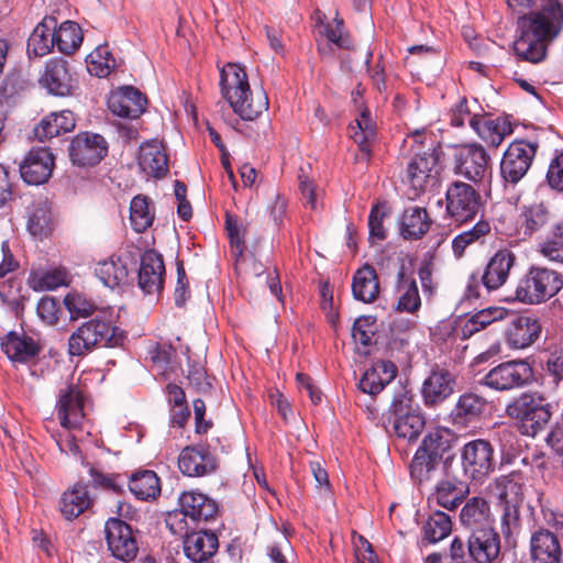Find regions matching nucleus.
<instances>
[{
	"label": "nucleus",
	"instance_id": "f257e3e1",
	"mask_svg": "<svg viewBox=\"0 0 563 563\" xmlns=\"http://www.w3.org/2000/svg\"><path fill=\"white\" fill-rule=\"evenodd\" d=\"M221 93L233 111L243 120L253 121L268 109V98L264 90L255 95L250 89L245 69L228 63L220 74Z\"/></svg>",
	"mask_w": 563,
	"mask_h": 563
},
{
	"label": "nucleus",
	"instance_id": "f03ea898",
	"mask_svg": "<svg viewBox=\"0 0 563 563\" xmlns=\"http://www.w3.org/2000/svg\"><path fill=\"white\" fill-rule=\"evenodd\" d=\"M126 333L112 324L111 320L96 316L82 322L68 338V354L84 357L100 347H122Z\"/></svg>",
	"mask_w": 563,
	"mask_h": 563
},
{
	"label": "nucleus",
	"instance_id": "7ed1b4c3",
	"mask_svg": "<svg viewBox=\"0 0 563 563\" xmlns=\"http://www.w3.org/2000/svg\"><path fill=\"white\" fill-rule=\"evenodd\" d=\"M525 481L521 472H511L494 479L487 486V494L498 503L495 507L501 528H518L523 525L519 512Z\"/></svg>",
	"mask_w": 563,
	"mask_h": 563
},
{
	"label": "nucleus",
	"instance_id": "20e7f679",
	"mask_svg": "<svg viewBox=\"0 0 563 563\" xmlns=\"http://www.w3.org/2000/svg\"><path fill=\"white\" fill-rule=\"evenodd\" d=\"M563 287V277L558 272L531 266L522 275L515 288L514 297L507 301H518L525 305H540L554 297Z\"/></svg>",
	"mask_w": 563,
	"mask_h": 563
},
{
	"label": "nucleus",
	"instance_id": "39448f33",
	"mask_svg": "<svg viewBox=\"0 0 563 563\" xmlns=\"http://www.w3.org/2000/svg\"><path fill=\"white\" fill-rule=\"evenodd\" d=\"M412 156L407 164L406 179L418 197L426 191L428 185L434 180L433 170L438 165L439 156L432 136L429 139L417 131L411 135Z\"/></svg>",
	"mask_w": 563,
	"mask_h": 563
},
{
	"label": "nucleus",
	"instance_id": "423d86ee",
	"mask_svg": "<svg viewBox=\"0 0 563 563\" xmlns=\"http://www.w3.org/2000/svg\"><path fill=\"white\" fill-rule=\"evenodd\" d=\"M387 423L398 438L415 442L424 429L426 420L418 406L413 405L412 394L400 387L395 394L387 413Z\"/></svg>",
	"mask_w": 563,
	"mask_h": 563
},
{
	"label": "nucleus",
	"instance_id": "0eeeda50",
	"mask_svg": "<svg viewBox=\"0 0 563 563\" xmlns=\"http://www.w3.org/2000/svg\"><path fill=\"white\" fill-rule=\"evenodd\" d=\"M506 413L516 420L526 435L534 437L551 419L550 404L539 394H521L506 408Z\"/></svg>",
	"mask_w": 563,
	"mask_h": 563
},
{
	"label": "nucleus",
	"instance_id": "6e6552de",
	"mask_svg": "<svg viewBox=\"0 0 563 563\" xmlns=\"http://www.w3.org/2000/svg\"><path fill=\"white\" fill-rule=\"evenodd\" d=\"M485 203L478 190L471 184L454 180L445 191L446 214L459 224L471 223L483 216Z\"/></svg>",
	"mask_w": 563,
	"mask_h": 563
},
{
	"label": "nucleus",
	"instance_id": "1a4fd4ad",
	"mask_svg": "<svg viewBox=\"0 0 563 563\" xmlns=\"http://www.w3.org/2000/svg\"><path fill=\"white\" fill-rule=\"evenodd\" d=\"M538 148V143L522 139L508 145L500 161V177L506 189L514 188L528 174Z\"/></svg>",
	"mask_w": 563,
	"mask_h": 563
},
{
	"label": "nucleus",
	"instance_id": "9d476101",
	"mask_svg": "<svg viewBox=\"0 0 563 563\" xmlns=\"http://www.w3.org/2000/svg\"><path fill=\"white\" fill-rule=\"evenodd\" d=\"M519 24L550 43L563 31V4L559 0L544 1L540 10L520 16Z\"/></svg>",
	"mask_w": 563,
	"mask_h": 563
},
{
	"label": "nucleus",
	"instance_id": "9b49d317",
	"mask_svg": "<svg viewBox=\"0 0 563 563\" xmlns=\"http://www.w3.org/2000/svg\"><path fill=\"white\" fill-rule=\"evenodd\" d=\"M463 473L473 482H483L494 471V450L482 439L465 443L461 450Z\"/></svg>",
	"mask_w": 563,
	"mask_h": 563
},
{
	"label": "nucleus",
	"instance_id": "f8f14e48",
	"mask_svg": "<svg viewBox=\"0 0 563 563\" xmlns=\"http://www.w3.org/2000/svg\"><path fill=\"white\" fill-rule=\"evenodd\" d=\"M533 369L526 361L504 362L493 367L484 377L486 386L495 390H510L529 384Z\"/></svg>",
	"mask_w": 563,
	"mask_h": 563
},
{
	"label": "nucleus",
	"instance_id": "ddd939ff",
	"mask_svg": "<svg viewBox=\"0 0 563 563\" xmlns=\"http://www.w3.org/2000/svg\"><path fill=\"white\" fill-rule=\"evenodd\" d=\"M489 161L490 157L482 145L466 144L461 146L454 155L453 172L455 175L477 184L485 178Z\"/></svg>",
	"mask_w": 563,
	"mask_h": 563
},
{
	"label": "nucleus",
	"instance_id": "4468645a",
	"mask_svg": "<svg viewBox=\"0 0 563 563\" xmlns=\"http://www.w3.org/2000/svg\"><path fill=\"white\" fill-rule=\"evenodd\" d=\"M108 153V143L100 134L84 132L70 142L69 156L71 162L81 167L95 166Z\"/></svg>",
	"mask_w": 563,
	"mask_h": 563
},
{
	"label": "nucleus",
	"instance_id": "2eb2a0df",
	"mask_svg": "<svg viewBox=\"0 0 563 563\" xmlns=\"http://www.w3.org/2000/svg\"><path fill=\"white\" fill-rule=\"evenodd\" d=\"M55 156L47 147H32L20 163L21 178L29 185H42L52 176Z\"/></svg>",
	"mask_w": 563,
	"mask_h": 563
},
{
	"label": "nucleus",
	"instance_id": "dca6fc26",
	"mask_svg": "<svg viewBox=\"0 0 563 563\" xmlns=\"http://www.w3.org/2000/svg\"><path fill=\"white\" fill-rule=\"evenodd\" d=\"M74 74L66 59L54 57L46 62L38 82L51 95L65 97L71 93L75 85Z\"/></svg>",
	"mask_w": 563,
	"mask_h": 563
},
{
	"label": "nucleus",
	"instance_id": "f3484780",
	"mask_svg": "<svg viewBox=\"0 0 563 563\" xmlns=\"http://www.w3.org/2000/svg\"><path fill=\"white\" fill-rule=\"evenodd\" d=\"M179 471L189 477H202L218 468L217 457L205 446L188 445L178 456Z\"/></svg>",
	"mask_w": 563,
	"mask_h": 563
},
{
	"label": "nucleus",
	"instance_id": "a211bd4d",
	"mask_svg": "<svg viewBox=\"0 0 563 563\" xmlns=\"http://www.w3.org/2000/svg\"><path fill=\"white\" fill-rule=\"evenodd\" d=\"M56 411L65 429H75L80 426L85 417L84 397L77 385H67L59 390Z\"/></svg>",
	"mask_w": 563,
	"mask_h": 563
},
{
	"label": "nucleus",
	"instance_id": "6ab92c4d",
	"mask_svg": "<svg viewBox=\"0 0 563 563\" xmlns=\"http://www.w3.org/2000/svg\"><path fill=\"white\" fill-rule=\"evenodd\" d=\"M146 97L136 88L125 86L112 91L108 98L109 110L121 118L136 119L146 108Z\"/></svg>",
	"mask_w": 563,
	"mask_h": 563
},
{
	"label": "nucleus",
	"instance_id": "aec40b11",
	"mask_svg": "<svg viewBox=\"0 0 563 563\" xmlns=\"http://www.w3.org/2000/svg\"><path fill=\"white\" fill-rule=\"evenodd\" d=\"M516 262L515 254L508 249L498 250L488 261L481 276L487 292L499 289L507 282Z\"/></svg>",
	"mask_w": 563,
	"mask_h": 563
},
{
	"label": "nucleus",
	"instance_id": "412c9836",
	"mask_svg": "<svg viewBox=\"0 0 563 563\" xmlns=\"http://www.w3.org/2000/svg\"><path fill=\"white\" fill-rule=\"evenodd\" d=\"M165 265L161 254L154 250L141 256L139 286L145 294L161 292L164 286Z\"/></svg>",
	"mask_w": 563,
	"mask_h": 563
},
{
	"label": "nucleus",
	"instance_id": "4be33fe9",
	"mask_svg": "<svg viewBox=\"0 0 563 563\" xmlns=\"http://www.w3.org/2000/svg\"><path fill=\"white\" fill-rule=\"evenodd\" d=\"M470 489L465 482L449 473V470L438 479L432 499L441 507L454 511L466 498Z\"/></svg>",
	"mask_w": 563,
	"mask_h": 563
},
{
	"label": "nucleus",
	"instance_id": "5701e85b",
	"mask_svg": "<svg viewBox=\"0 0 563 563\" xmlns=\"http://www.w3.org/2000/svg\"><path fill=\"white\" fill-rule=\"evenodd\" d=\"M487 409V400L474 391H465L457 398V401L450 412L454 426L466 428L481 420Z\"/></svg>",
	"mask_w": 563,
	"mask_h": 563
},
{
	"label": "nucleus",
	"instance_id": "b1692460",
	"mask_svg": "<svg viewBox=\"0 0 563 563\" xmlns=\"http://www.w3.org/2000/svg\"><path fill=\"white\" fill-rule=\"evenodd\" d=\"M456 377L445 368H434L422 385V397L427 406L443 402L455 389Z\"/></svg>",
	"mask_w": 563,
	"mask_h": 563
},
{
	"label": "nucleus",
	"instance_id": "393cba45",
	"mask_svg": "<svg viewBox=\"0 0 563 563\" xmlns=\"http://www.w3.org/2000/svg\"><path fill=\"white\" fill-rule=\"evenodd\" d=\"M183 543L185 555L192 563L209 561L219 548L218 536L212 530H191Z\"/></svg>",
	"mask_w": 563,
	"mask_h": 563
},
{
	"label": "nucleus",
	"instance_id": "a878e982",
	"mask_svg": "<svg viewBox=\"0 0 563 563\" xmlns=\"http://www.w3.org/2000/svg\"><path fill=\"white\" fill-rule=\"evenodd\" d=\"M542 325L534 314H518L507 328V342L515 349H525L534 343L541 333Z\"/></svg>",
	"mask_w": 563,
	"mask_h": 563
},
{
	"label": "nucleus",
	"instance_id": "bb28decb",
	"mask_svg": "<svg viewBox=\"0 0 563 563\" xmlns=\"http://www.w3.org/2000/svg\"><path fill=\"white\" fill-rule=\"evenodd\" d=\"M179 506L184 516L197 522H213L220 516L218 503L200 493H183L179 496Z\"/></svg>",
	"mask_w": 563,
	"mask_h": 563
},
{
	"label": "nucleus",
	"instance_id": "cd10ccee",
	"mask_svg": "<svg viewBox=\"0 0 563 563\" xmlns=\"http://www.w3.org/2000/svg\"><path fill=\"white\" fill-rule=\"evenodd\" d=\"M552 213L548 202L533 201L523 205L518 216V234L528 239L541 231L551 220Z\"/></svg>",
	"mask_w": 563,
	"mask_h": 563
},
{
	"label": "nucleus",
	"instance_id": "c85d7f7f",
	"mask_svg": "<svg viewBox=\"0 0 563 563\" xmlns=\"http://www.w3.org/2000/svg\"><path fill=\"white\" fill-rule=\"evenodd\" d=\"M139 166L143 173L154 178H162L168 172V157L158 141L145 142L140 146Z\"/></svg>",
	"mask_w": 563,
	"mask_h": 563
},
{
	"label": "nucleus",
	"instance_id": "c756f323",
	"mask_svg": "<svg viewBox=\"0 0 563 563\" xmlns=\"http://www.w3.org/2000/svg\"><path fill=\"white\" fill-rule=\"evenodd\" d=\"M468 551L477 563H490L500 552V538L495 530H474Z\"/></svg>",
	"mask_w": 563,
	"mask_h": 563
},
{
	"label": "nucleus",
	"instance_id": "7c9ffc66",
	"mask_svg": "<svg viewBox=\"0 0 563 563\" xmlns=\"http://www.w3.org/2000/svg\"><path fill=\"white\" fill-rule=\"evenodd\" d=\"M1 349L12 362L27 363L41 352V345L31 336L11 331L1 342Z\"/></svg>",
	"mask_w": 563,
	"mask_h": 563
},
{
	"label": "nucleus",
	"instance_id": "2f4dec72",
	"mask_svg": "<svg viewBox=\"0 0 563 563\" xmlns=\"http://www.w3.org/2000/svg\"><path fill=\"white\" fill-rule=\"evenodd\" d=\"M470 125L484 142L493 147L499 146L505 136L512 133L511 124L501 118L487 119L472 115Z\"/></svg>",
	"mask_w": 563,
	"mask_h": 563
},
{
	"label": "nucleus",
	"instance_id": "473e14b6",
	"mask_svg": "<svg viewBox=\"0 0 563 563\" xmlns=\"http://www.w3.org/2000/svg\"><path fill=\"white\" fill-rule=\"evenodd\" d=\"M397 375V366L390 361H378L360 380V389L368 395L379 394Z\"/></svg>",
	"mask_w": 563,
	"mask_h": 563
},
{
	"label": "nucleus",
	"instance_id": "72a5a7b5",
	"mask_svg": "<svg viewBox=\"0 0 563 563\" xmlns=\"http://www.w3.org/2000/svg\"><path fill=\"white\" fill-rule=\"evenodd\" d=\"M57 20L54 16H45L33 30L27 40L29 56L42 57L52 52L55 42Z\"/></svg>",
	"mask_w": 563,
	"mask_h": 563
},
{
	"label": "nucleus",
	"instance_id": "f704fd0d",
	"mask_svg": "<svg viewBox=\"0 0 563 563\" xmlns=\"http://www.w3.org/2000/svg\"><path fill=\"white\" fill-rule=\"evenodd\" d=\"M448 470L446 462L435 460L423 451H417L410 463V476L418 485L439 479Z\"/></svg>",
	"mask_w": 563,
	"mask_h": 563
},
{
	"label": "nucleus",
	"instance_id": "c9c22d12",
	"mask_svg": "<svg viewBox=\"0 0 563 563\" xmlns=\"http://www.w3.org/2000/svg\"><path fill=\"white\" fill-rule=\"evenodd\" d=\"M397 294L398 300L396 310L400 312L417 313L421 307V298L417 282L413 277L407 275L405 266L401 265L397 273Z\"/></svg>",
	"mask_w": 563,
	"mask_h": 563
},
{
	"label": "nucleus",
	"instance_id": "e433bc0d",
	"mask_svg": "<svg viewBox=\"0 0 563 563\" xmlns=\"http://www.w3.org/2000/svg\"><path fill=\"white\" fill-rule=\"evenodd\" d=\"M379 280L375 268L365 264L358 268L353 276L352 292L356 300L371 303L379 295Z\"/></svg>",
	"mask_w": 563,
	"mask_h": 563
},
{
	"label": "nucleus",
	"instance_id": "4c0bfd02",
	"mask_svg": "<svg viewBox=\"0 0 563 563\" xmlns=\"http://www.w3.org/2000/svg\"><path fill=\"white\" fill-rule=\"evenodd\" d=\"M547 44L526 27H521V34L514 42L512 48L518 59L537 64L545 58Z\"/></svg>",
	"mask_w": 563,
	"mask_h": 563
},
{
	"label": "nucleus",
	"instance_id": "58836bf2",
	"mask_svg": "<svg viewBox=\"0 0 563 563\" xmlns=\"http://www.w3.org/2000/svg\"><path fill=\"white\" fill-rule=\"evenodd\" d=\"M76 125L71 111L63 110L45 117L35 128V135L40 141H45L74 130Z\"/></svg>",
	"mask_w": 563,
	"mask_h": 563
},
{
	"label": "nucleus",
	"instance_id": "ea45409f",
	"mask_svg": "<svg viewBox=\"0 0 563 563\" xmlns=\"http://www.w3.org/2000/svg\"><path fill=\"white\" fill-rule=\"evenodd\" d=\"M350 136L357 144L363 157L367 161L372 153V144L376 139L375 123L367 110H364L349 126Z\"/></svg>",
	"mask_w": 563,
	"mask_h": 563
},
{
	"label": "nucleus",
	"instance_id": "a19ab883",
	"mask_svg": "<svg viewBox=\"0 0 563 563\" xmlns=\"http://www.w3.org/2000/svg\"><path fill=\"white\" fill-rule=\"evenodd\" d=\"M129 272L126 262L115 256L99 262L95 268L100 282L112 289L129 282Z\"/></svg>",
	"mask_w": 563,
	"mask_h": 563
},
{
	"label": "nucleus",
	"instance_id": "79ce46f5",
	"mask_svg": "<svg viewBox=\"0 0 563 563\" xmlns=\"http://www.w3.org/2000/svg\"><path fill=\"white\" fill-rule=\"evenodd\" d=\"M108 548L117 559L130 562L139 552L134 530H104Z\"/></svg>",
	"mask_w": 563,
	"mask_h": 563
},
{
	"label": "nucleus",
	"instance_id": "37998d69",
	"mask_svg": "<svg viewBox=\"0 0 563 563\" xmlns=\"http://www.w3.org/2000/svg\"><path fill=\"white\" fill-rule=\"evenodd\" d=\"M431 219L424 208L410 207L402 214L400 234L404 239H421L431 227Z\"/></svg>",
	"mask_w": 563,
	"mask_h": 563
},
{
	"label": "nucleus",
	"instance_id": "c03bdc74",
	"mask_svg": "<svg viewBox=\"0 0 563 563\" xmlns=\"http://www.w3.org/2000/svg\"><path fill=\"white\" fill-rule=\"evenodd\" d=\"M129 488L140 500H154L161 494V482L154 471H137L131 475Z\"/></svg>",
	"mask_w": 563,
	"mask_h": 563
},
{
	"label": "nucleus",
	"instance_id": "a18cd8bd",
	"mask_svg": "<svg viewBox=\"0 0 563 563\" xmlns=\"http://www.w3.org/2000/svg\"><path fill=\"white\" fill-rule=\"evenodd\" d=\"M92 504L87 486L82 483H76L69 490L65 492L62 497L60 511L63 516L70 520L77 518Z\"/></svg>",
	"mask_w": 563,
	"mask_h": 563
},
{
	"label": "nucleus",
	"instance_id": "49530a36",
	"mask_svg": "<svg viewBox=\"0 0 563 563\" xmlns=\"http://www.w3.org/2000/svg\"><path fill=\"white\" fill-rule=\"evenodd\" d=\"M460 520L463 526L475 528H493L494 522L487 501L479 497L466 501L460 512Z\"/></svg>",
	"mask_w": 563,
	"mask_h": 563
},
{
	"label": "nucleus",
	"instance_id": "de8ad7c7",
	"mask_svg": "<svg viewBox=\"0 0 563 563\" xmlns=\"http://www.w3.org/2000/svg\"><path fill=\"white\" fill-rule=\"evenodd\" d=\"M27 229L33 236H47L53 231V213L46 199L33 203L27 221Z\"/></svg>",
	"mask_w": 563,
	"mask_h": 563
},
{
	"label": "nucleus",
	"instance_id": "09e8293b",
	"mask_svg": "<svg viewBox=\"0 0 563 563\" xmlns=\"http://www.w3.org/2000/svg\"><path fill=\"white\" fill-rule=\"evenodd\" d=\"M507 312V309L498 306H490L474 312L462 327L463 338H468L492 323L504 320Z\"/></svg>",
	"mask_w": 563,
	"mask_h": 563
},
{
	"label": "nucleus",
	"instance_id": "8fccbe9b",
	"mask_svg": "<svg viewBox=\"0 0 563 563\" xmlns=\"http://www.w3.org/2000/svg\"><path fill=\"white\" fill-rule=\"evenodd\" d=\"M57 49L63 54H71L82 42V32L78 23L65 21L54 30Z\"/></svg>",
	"mask_w": 563,
	"mask_h": 563
},
{
	"label": "nucleus",
	"instance_id": "3c124183",
	"mask_svg": "<svg viewBox=\"0 0 563 563\" xmlns=\"http://www.w3.org/2000/svg\"><path fill=\"white\" fill-rule=\"evenodd\" d=\"M66 280L67 273L63 268L32 271L27 278V285L35 291H48L65 285Z\"/></svg>",
	"mask_w": 563,
	"mask_h": 563
},
{
	"label": "nucleus",
	"instance_id": "603ef678",
	"mask_svg": "<svg viewBox=\"0 0 563 563\" xmlns=\"http://www.w3.org/2000/svg\"><path fill=\"white\" fill-rule=\"evenodd\" d=\"M155 213L151 208V201L145 196H135L130 205L131 225L137 233L146 231L154 221Z\"/></svg>",
	"mask_w": 563,
	"mask_h": 563
},
{
	"label": "nucleus",
	"instance_id": "864d4df0",
	"mask_svg": "<svg viewBox=\"0 0 563 563\" xmlns=\"http://www.w3.org/2000/svg\"><path fill=\"white\" fill-rule=\"evenodd\" d=\"M451 449V437L446 430L437 429L426 435L421 446L417 451L443 461V455Z\"/></svg>",
	"mask_w": 563,
	"mask_h": 563
},
{
	"label": "nucleus",
	"instance_id": "5fc2aeb1",
	"mask_svg": "<svg viewBox=\"0 0 563 563\" xmlns=\"http://www.w3.org/2000/svg\"><path fill=\"white\" fill-rule=\"evenodd\" d=\"M88 70L99 78L107 77L117 66L115 58L107 46H99L89 55Z\"/></svg>",
	"mask_w": 563,
	"mask_h": 563
},
{
	"label": "nucleus",
	"instance_id": "6e6d98bb",
	"mask_svg": "<svg viewBox=\"0 0 563 563\" xmlns=\"http://www.w3.org/2000/svg\"><path fill=\"white\" fill-rule=\"evenodd\" d=\"M64 305L69 311L71 320L90 317L97 310V305L79 292H70L66 295L64 298Z\"/></svg>",
	"mask_w": 563,
	"mask_h": 563
},
{
	"label": "nucleus",
	"instance_id": "4d7b16f0",
	"mask_svg": "<svg viewBox=\"0 0 563 563\" xmlns=\"http://www.w3.org/2000/svg\"><path fill=\"white\" fill-rule=\"evenodd\" d=\"M377 332L376 317L361 316L354 321L352 328V338L356 344L368 346L372 344L373 336Z\"/></svg>",
	"mask_w": 563,
	"mask_h": 563
},
{
	"label": "nucleus",
	"instance_id": "13d9d810",
	"mask_svg": "<svg viewBox=\"0 0 563 563\" xmlns=\"http://www.w3.org/2000/svg\"><path fill=\"white\" fill-rule=\"evenodd\" d=\"M90 484L95 488L119 493L122 490L121 475L107 474L98 467L87 464Z\"/></svg>",
	"mask_w": 563,
	"mask_h": 563
},
{
	"label": "nucleus",
	"instance_id": "bf43d9fd",
	"mask_svg": "<svg viewBox=\"0 0 563 563\" xmlns=\"http://www.w3.org/2000/svg\"><path fill=\"white\" fill-rule=\"evenodd\" d=\"M561 551L558 537L551 530H537L531 537V553Z\"/></svg>",
	"mask_w": 563,
	"mask_h": 563
},
{
	"label": "nucleus",
	"instance_id": "052dcab7",
	"mask_svg": "<svg viewBox=\"0 0 563 563\" xmlns=\"http://www.w3.org/2000/svg\"><path fill=\"white\" fill-rule=\"evenodd\" d=\"M386 216H387V213L385 211L384 206L378 205V203L373 206L369 217H368L371 242L383 241L386 239V230L383 224Z\"/></svg>",
	"mask_w": 563,
	"mask_h": 563
},
{
	"label": "nucleus",
	"instance_id": "680f3d73",
	"mask_svg": "<svg viewBox=\"0 0 563 563\" xmlns=\"http://www.w3.org/2000/svg\"><path fill=\"white\" fill-rule=\"evenodd\" d=\"M189 383L199 393H208L211 389V382L207 376L205 367L198 362H189V369L187 376Z\"/></svg>",
	"mask_w": 563,
	"mask_h": 563
},
{
	"label": "nucleus",
	"instance_id": "e2e57ef3",
	"mask_svg": "<svg viewBox=\"0 0 563 563\" xmlns=\"http://www.w3.org/2000/svg\"><path fill=\"white\" fill-rule=\"evenodd\" d=\"M117 517H110L106 521V528H109L110 523L118 525V528H131L128 521H134L139 517V512L128 503L118 501Z\"/></svg>",
	"mask_w": 563,
	"mask_h": 563
},
{
	"label": "nucleus",
	"instance_id": "0e129e2a",
	"mask_svg": "<svg viewBox=\"0 0 563 563\" xmlns=\"http://www.w3.org/2000/svg\"><path fill=\"white\" fill-rule=\"evenodd\" d=\"M547 180L552 189L563 191V152L551 161L547 173Z\"/></svg>",
	"mask_w": 563,
	"mask_h": 563
},
{
	"label": "nucleus",
	"instance_id": "69168bd1",
	"mask_svg": "<svg viewBox=\"0 0 563 563\" xmlns=\"http://www.w3.org/2000/svg\"><path fill=\"white\" fill-rule=\"evenodd\" d=\"M343 30V20L335 16L334 19V25L328 24L324 29V34L327 38L335 44L340 48H349L350 47V40L347 36H344L342 33Z\"/></svg>",
	"mask_w": 563,
	"mask_h": 563
},
{
	"label": "nucleus",
	"instance_id": "338daca9",
	"mask_svg": "<svg viewBox=\"0 0 563 563\" xmlns=\"http://www.w3.org/2000/svg\"><path fill=\"white\" fill-rule=\"evenodd\" d=\"M463 232L466 233V236L473 244H483L490 234L492 227L489 221L483 219V216H481L479 220H477L471 229Z\"/></svg>",
	"mask_w": 563,
	"mask_h": 563
},
{
	"label": "nucleus",
	"instance_id": "774afa93",
	"mask_svg": "<svg viewBox=\"0 0 563 563\" xmlns=\"http://www.w3.org/2000/svg\"><path fill=\"white\" fill-rule=\"evenodd\" d=\"M175 350L170 345H158L151 352V360L164 372L170 367Z\"/></svg>",
	"mask_w": 563,
	"mask_h": 563
}]
</instances>
